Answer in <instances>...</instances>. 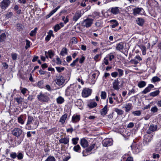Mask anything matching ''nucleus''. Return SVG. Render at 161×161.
Returning a JSON list of instances; mask_svg holds the SVG:
<instances>
[{"instance_id": "nucleus-48", "label": "nucleus", "mask_w": 161, "mask_h": 161, "mask_svg": "<svg viewBox=\"0 0 161 161\" xmlns=\"http://www.w3.org/2000/svg\"><path fill=\"white\" fill-rule=\"evenodd\" d=\"M78 60L79 58H76L70 64V65L72 67H74L76 63L78 62Z\"/></svg>"}, {"instance_id": "nucleus-47", "label": "nucleus", "mask_w": 161, "mask_h": 161, "mask_svg": "<svg viewBox=\"0 0 161 161\" xmlns=\"http://www.w3.org/2000/svg\"><path fill=\"white\" fill-rule=\"evenodd\" d=\"M110 61H111L114 58V56L112 53H110L106 57Z\"/></svg>"}, {"instance_id": "nucleus-12", "label": "nucleus", "mask_w": 161, "mask_h": 161, "mask_svg": "<svg viewBox=\"0 0 161 161\" xmlns=\"http://www.w3.org/2000/svg\"><path fill=\"white\" fill-rule=\"evenodd\" d=\"M154 87V86L153 85L151 84H149L148 86L142 92V93L143 94H146L150 92L151 89L153 88Z\"/></svg>"}, {"instance_id": "nucleus-7", "label": "nucleus", "mask_w": 161, "mask_h": 161, "mask_svg": "<svg viewBox=\"0 0 161 161\" xmlns=\"http://www.w3.org/2000/svg\"><path fill=\"white\" fill-rule=\"evenodd\" d=\"M55 81L58 85L61 86L63 84L65 81V80L62 76H59L57 77L55 80Z\"/></svg>"}, {"instance_id": "nucleus-43", "label": "nucleus", "mask_w": 161, "mask_h": 161, "mask_svg": "<svg viewBox=\"0 0 161 161\" xmlns=\"http://www.w3.org/2000/svg\"><path fill=\"white\" fill-rule=\"evenodd\" d=\"M17 29L18 31H20L23 29V26L20 24H17Z\"/></svg>"}, {"instance_id": "nucleus-46", "label": "nucleus", "mask_w": 161, "mask_h": 161, "mask_svg": "<svg viewBox=\"0 0 161 161\" xmlns=\"http://www.w3.org/2000/svg\"><path fill=\"white\" fill-rule=\"evenodd\" d=\"M160 80V79L157 76L153 77L152 79V81L153 82H155L157 81H159Z\"/></svg>"}, {"instance_id": "nucleus-5", "label": "nucleus", "mask_w": 161, "mask_h": 161, "mask_svg": "<svg viewBox=\"0 0 161 161\" xmlns=\"http://www.w3.org/2000/svg\"><path fill=\"white\" fill-rule=\"evenodd\" d=\"M11 132L13 135L18 137L21 135L22 131L20 129L16 127L12 130Z\"/></svg>"}, {"instance_id": "nucleus-39", "label": "nucleus", "mask_w": 161, "mask_h": 161, "mask_svg": "<svg viewBox=\"0 0 161 161\" xmlns=\"http://www.w3.org/2000/svg\"><path fill=\"white\" fill-rule=\"evenodd\" d=\"M116 70L118 72V75L119 77L123 75L124 71L120 69H117Z\"/></svg>"}, {"instance_id": "nucleus-61", "label": "nucleus", "mask_w": 161, "mask_h": 161, "mask_svg": "<svg viewBox=\"0 0 161 161\" xmlns=\"http://www.w3.org/2000/svg\"><path fill=\"white\" fill-rule=\"evenodd\" d=\"M101 54H96L94 57V59L96 61H98V58L100 56H101Z\"/></svg>"}, {"instance_id": "nucleus-14", "label": "nucleus", "mask_w": 161, "mask_h": 161, "mask_svg": "<svg viewBox=\"0 0 161 161\" xmlns=\"http://www.w3.org/2000/svg\"><path fill=\"white\" fill-rule=\"evenodd\" d=\"M133 106L131 103H126L124 107H123V108H125V111L126 112H129L133 108Z\"/></svg>"}, {"instance_id": "nucleus-59", "label": "nucleus", "mask_w": 161, "mask_h": 161, "mask_svg": "<svg viewBox=\"0 0 161 161\" xmlns=\"http://www.w3.org/2000/svg\"><path fill=\"white\" fill-rule=\"evenodd\" d=\"M20 90L21 92L24 95H25L26 92V91H27V90L25 88H20Z\"/></svg>"}, {"instance_id": "nucleus-53", "label": "nucleus", "mask_w": 161, "mask_h": 161, "mask_svg": "<svg viewBox=\"0 0 161 161\" xmlns=\"http://www.w3.org/2000/svg\"><path fill=\"white\" fill-rule=\"evenodd\" d=\"M158 108H157V107L156 106L152 107L151 109V112L153 113L156 112L158 111Z\"/></svg>"}, {"instance_id": "nucleus-51", "label": "nucleus", "mask_w": 161, "mask_h": 161, "mask_svg": "<svg viewBox=\"0 0 161 161\" xmlns=\"http://www.w3.org/2000/svg\"><path fill=\"white\" fill-rule=\"evenodd\" d=\"M62 20L64 21L65 24H66L69 21L68 16H67L66 17L64 16H63Z\"/></svg>"}, {"instance_id": "nucleus-45", "label": "nucleus", "mask_w": 161, "mask_h": 161, "mask_svg": "<svg viewBox=\"0 0 161 161\" xmlns=\"http://www.w3.org/2000/svg\"><path fill=\"white\" fill-rule=\"evenodd\" d=\"M106 97V93L105 92L102 91L101 92V97L102 99H105Z\"/></svg>"}, {"instance_id": "nucleus-11", "label": "nucleus", "mask_w": 161, "mask_h": 161, "mask_svg": "<svg viewBox=\"0 0 161 161\" xmlns=\"http://www.w3.org/2000/svg\"><path fill=\"white\" fill-rule=\"evenodd\" d=\"M69 139L68 137L61 138L59 139V142L64 145H68L69 144Z\"/></svg>"}, {"instance_id": "nucleus-52", "label": "nucleus", "mask_w": 161, "mask_h": 161, "mask_svg": "<svg viewBox=\"0 0 161 161\" xmlns=\"http://www.w3.org/2000/svg\"><path fill=\"white\" fill-rule=\"evenodd\" d=\"M17 154L15 152H12L10 154V156L12 158L14 159L17 157Z\"/></svg>"}, {"instance_id": "nucleus-8", "label": "nucleus", "mask_w": 161, "mask_h": 161, "mask_svg": "<svg viewBox=\"0 0 161 161\" xmlns=\"http://www.w3.org/2000/svg\"><path fill=\"white\" fill-rule=\"evenodd\" d=\"M102 144L104 147H108L111 146L112 144V142L111 140L106 138L104 139L102 142Z\"/></svg>"}, {"instance_id": "nucleus-63", "label": "nucleus", "mask_w": 161, "mask_h": 161, "mask_svg": "<svg viewBox=\"0 0 161 161\" xmlns=\"http://www.w3.org/2000/svg\"><path fill=\"white\" fill-rule=\"evenodd\" d=\"M112 76L114 78L116 77L118 75V73L116 72H112L111 74Z\"/></svg>"}, {"instance_id": "nucleus-37", "label": "nucleus", "mask_w": 161, "mask_h": 161, "mask_svg": "<svg viewBox=\"0 0 161 161\" xmlns=\"http://www.w3.org/2000/svg\"><path fill=\"white\" fill-rule=\"evenodd\" d=\"M139 47L142 50V54L143 55H145L146 54V47L144 45H141L139 46Z\"/></svg>"}, {"instance_id": "nucleus-16", "label": "nucleus", "mask_w": 161, "mask_h": 161, "mask_svg": "<svg viewBox=\"0 0 161 161\" xmlns=\"http://www.w3.org/2000/svg\"><path fill=\"white\" fill-rule=\"evenodd\" d=\"M80 144L83 148L87 147L88 145V142L84 138H83L81 140Z\"/></svg>"}, {"instance_id": "nucleus-58", "label": "nucleus", "mask_w": 161, "mask_h": 161, "mask_svg": "<svg viewBox=\"0 0 161 161\" xmlns=\"http://www.w3.org/2000/svg\"><path fill=\"white\" fill-rule=\"evenodd\" d=\"M43 82L42 81H39L37 83V86L40 88H42L43 87Z\"/></svg>"}, {"instance_id": "nucleus-23", "label": "nucleus", "mask_w": 161, "mask_h": 161, "mask_svg": "<svg viewBox=\"0 0 161 161\" xmlns=\"http://www.w3.org/2000/svg\"><path fill=\"white\" fill-rule=\"evenodd\" d=\"M109 22L111 23H113V24L111 25V27L113 28H115L119 25V23L117 22V21L115 19L111 20L109 21Z\"/></svg>"}, {"instance_id": "nucleus-49", "label": "nucleus", "mask_w": 161, "mask_h": 161, "mask_svg": "<svg viewBox=\"0 0 161 161\" xmlns=\"http://www.w3.org/2000/svg\"><path fill=\"white\" fill-rule=\"evenodd\" d=\"M100 13L97 12H94L92 14V16L94 18H98L99 16Z\"/></svg>"}, {"instance_id": "nucleus-50", "label": "nucleus", "mask_w": 161, "mask_h": 161, "mask_svg": "<svg viewBox=\"0 0 161 161\" xmlns=\"http://www.w3.org/2000/svg\"><path fill=\"white\" fill-rule=\"evenodd\" d=\"M70 41L72 44H76L78 42L76 38L75 37L72 38Z\"/></svg>"}, {"instance_id": "nucleus-33", "label": "nucleus", "mask_w": 161, "mask_h": 161, "mask_svg": "<svg viewBox=\"0 0 161 161\" xmlns=\"http://www.w3.org/2000/svg\"><path fill=\"white\" fill-rule=\"evenodd\" d=\"M114 111L116 112L118 115H121L123 114L124 111L122 110L118 109V108H115L114 109Z\"/></svg>"}, {"instance_id": "nucleus-10", "label": "nucleus", "mask_w": 161, "mask_h": 161, "mask_svg": "<svg viewBox=\"0 0 161 161\" xmlns=\"http://www.w3.org/2000/svg\"><path fill=\"white\" fill-rule=\"evenodd\" d=\"M119 81L117 79L115 80L113 83V87L115 90H119L120 88Z\"/></svg>"}, {"instance_id": "nucleus-56", "label": "nucleus", "mask_w": 161, "mask_h": 161, "mask_svg": "<svg viewBox=\"0 0 161 161\" xmlns=\"http://www.w3.org/2000/svg\"><path fill=\"white\" fill-rule=\"evenodd\" d=\"M25 42H26V45L25 47V48L26 49H27L28 48H29L30 46V42L29 41L26 40Z\"/></svg>"}, {"instance_id": "nucleus-1", "label": "nucleus", "mask_w": 161, "mask_h": 161, "mask_svg": "<svg viewBox=\"0 0 161 161\" xmlns=\"http://www.w3.org/2000/svg\"><path fill=\"white\" fill-rule=\"evenodd\" d=\"M37 126L36 120H35L32 116L28 115L25 128L28 130H31L36 129Z\"/></svg>"}, {"instance_id": "nucleus-32", "label": "nucleus", "mask_w": 161, "mask_h": 161, "mask_svg": "<svg viewBox=\"0 0 161 161\" xmlns=\"http://www.w3.org/2000/svg\"><path fill=\"white\" fill-rule=\"evenodd\" d=\"M81 148L79 145H77L73 147V150L78 153H80Z\"/></svg>"}, {"instance_id": "nucleus-18", "label": "nucleus", "mask_w": 161, "mask_h": 161, "mask_svg": "<svg viewBox=\"0 0 161 161\" xmlns=\"http://www.w3.org/2000/svg\"><path fill=\"white\" fill-rule=\"evenodd\" d=\"M67 114H65L64 115H62L60 118L59 122L61 123L62 124H64L65 123L66 119L67 118Z\"/></svg>"}, {"instance_id": "nucleus-42", "label": "nucleus", "mask_w": 161, "mask_h": 161, "mask_svg": "<svg viewBox=\"0 0 161 161\" xmlns=\"http://www.w3.org/2000/svg\"><path fill=\"white\" fill-rule=\"evenodd\" d=\"M14 99L19 104H21L23 101V99L21 97L15 98Z\"/></svg>"}, {"instance_id": "nucleus-64", "label": "nucleus", "mask_w": 161, "mask_h": 161, "mask_svg": "<svg viewBox=\"0 0 161 161\" xmlns=\"http://www.w3.org/2000/svg\"><path fill=\"white\" fill-rule=\"evenodd\" d=\"M11 56L12 57V58L13 60H15L17 58V55L16 53H12L11 54Z\"/></svg>"}, {"instance_id": "nucleus-2", "label": "nucleus", "mask_w": 161, "mask_h": 161, "mask_svg": "<svg viewBox=\"0 0 161 161\" xmlns=\"http://www.w3.org/2000/svg\"><path fill=\"white\" fill-rule=\"evenodd\" d=\"M37 98L39 101L42 102H47L49 98L46 95L43 94L42 92L37 96Z\"/></svg>"}, {"instance_id": "nucleus-44", "label": "nucleus", "mask_w": 161, "mask_h": 161, "mask_svg": "<svg viewBox=\"0 0 161 161\" xmlns=\"http://www.w3.org/2000/svg\"><path fill=\"white\" fill-rule=\"evenodd\" d=\"M56 159L54 157L52 156H49L45 161H55Z\"/></svg>"}, {"instance_id": "nucleus-40", "label": "nucleus", "mask_w": 161, "mask_h": 161, "mask_svg": "<svg viewBox=\"0 0 161 161\" xmlns=\"http://www.w3.org/2000/svg\"><path fill=\"white\" fill-rule=\"evenodd\" d=\"M53 29L54 31L56 32L61 29V27L58 24H57L54 26Z\"/></svg>"}, {"instance_id": "nucleus-34", "label": "nucleus", "mask_w": 161, "mask_h": 161, "mask_svg": "<svg viewBox=\"0 0 161 161\" xmlns=\"http://www.w3.org/2000/svg\"><path fill=\"white\" fill-rule=\"evenodd\" d=\"M87 105L90 108H93L97 106V104L95 102H92L89 103Z\"/></svg>"}, {"instance_id": "nucleus-24", "label": "nucleus", "mask_w": 161, "mask_h": 161, "mask_svg": "<svg viewBox=\"0 0 161 161\" xmlns=\"http://www.w3.org/2000/svg\"><path fill=\"white\" fill-rule=\"evenodd\" d=\"M116 48L117 50L121 51L123 48V43L122 42H120L117 44Z\"/></svg>"}, {"instance_id": "nucleus-9", "label": "nucleus", "mask_w": 161, "mask_h": 161, "mask_svg": "<svg viewBox=\"0 0 161 161\" xmlns=\"http://www.w3.org/2000/svg\"><path fill=\"white\" fill-rule=\"evenodd\" d=\"M82 16V13L80 10L77 11L73 18V21L76 22Z\"/></svg>"}, {"instance_id": "nucleus-26", "label": "nucleus", "mask_w": 161, "mask_h": 161, "mask_svg": "<svg viewBox=\"0 0 161 161\" xmlns=\"http://www.w3.org/2000/svg\"><path fill=\"white\" fill-rule=\"evenodd\" d=\"M159 92L160 91L159 90H158L150 93L149 95L150 96L154 97L158 95L159 94Z\"/></svg>"}, {"instance_id": "nucleus-35", "label": "nucleus", "mask_w": 161, "mask_h": 161, "mask_svg": "<svg viewBox=\"0 0 161 161\" xmlns=\"http://www.w3.org/2000/svg\"><path fill=\"white\" fill-rule=\"evenodd\" d=\"M67 49L66 47H64L62 49L60 53V54L62 56H64L67 53Z\"/></svg>"}, {"instance_id": "nucleus-54", "label": "nucleus", "mask_w": 161, "mask_h": 161, "mask_svg": "<svg viewBox=\"0 0 161 161\" xmlns=\"http://www.w3.org/2000/svg\"><path fill=\"white\" fill-rule=\"evenodd\" d=\"M13 15V13L12 12H8L7 13L6 15V18L7 19H8L11 18Z\"/></svg>"}, {"instance_id": "nucleus-25", "label": "nucleus", "mask_w": 161, "mask_h": 161, "mask_svg": "<svg viewBox=\"0 0 161 161\" xmlns=\"http://www.w3.org/2000/svg\"><path fill=\"white\" fill-rule=\"evenodd\" d=\"M108 108L107 105H105L101 111V114L103 115H105L108 111Z\"/></svg>"}, {"instance_id": "nucleus-62", "label": "nucleus", "mask_w": 161, "mask_h": 161, "mask_svg": "<svg viewBox=\"0 0 161 161\" xmlns=\"http://www.w3.org/2000/svg\"><path fill=\"white\" fill-rule=\"evenodd\" d=\"M134 126V124L133 122H130L127 125V127L128 128H132Z\"/></svg>"}, {"instance_id": "nucleus-21", "label": "nucleus", "mask_w": 161, "mask_h": 161, "mask_svg": "<svg viewBox=\"0 0 161 161\" xmlns=\"http://www.w3.org/2000/svg\"><path fill=\"white\" fill-rule=\"evenodd\" d=\"M142 10V8H134L133 9V14L135 15H136L139 14Z\"/></svg>"}, {"instance_id": "nucleus-19", "label": "nucleus", "mask_w": 161, "mask_h": 161, "mask_svg": "<svg viewBox=\"0 0 161 161\" xmlns=\"http://www.w3.org/2000/svg\"><path fill=\"white\" fill-rule=\"evenodd\" d=\"M51 36L54 37V35L53 34V31L50 30L48 32V34L45 38V40L47 42L48 41L50 40Z\"/></svg>"}, {"instance_id": "nucleus-20", "label": "nucleus", "mask_w": 161, "mask_h": 161, "mask_svg": "<svg viewBox=\"0 0 161 161\" xmlns=\"http://www.w3.org/2000/svg\"><path fill=\"white\" fill-rule=\"evenodd\" d=\"M157 129V127L156 126L151 125L149 127L148 130L147 131L148 134H150L152 132L155 131Z\"/></svg>"}, {"instance_id": "nucleus-57", "label": "nucleus", "mask_w": 161, "mask_h": 161, "mask_svg": "<svg viewBox=\"0 0 161 161\" xmlns=\"http://www.w3.org/2000/svg\"><path fill=\"white\" fill-rule=\"evenodd\" d=\"M17 157L19 160H21L23 158V155L21 153H19L18 155H17Z\"/></svg>"}, {"instance_id": "nucleus-60", "label": "nucleus", "mask_w": 161, "mask_h": 161, "mask_svg": "<svg viewBox=\"0 0 161 161\" xmlns=\"http://www.w3.org/2000/svg\"><path fill=\"white\" fill-rule=\"evenodd\" d=\"M130 62L132 64H137L139 62L138 60H136L135 59H131L130 61Z\"/></svg>"}, {"instance_id": "nucleus-30", "label": "nucleus", "mask_w": 161, "mask_h": 161, "mask_svg": "<svg viewBox=\"0 0 161 161\" xmlns=\"http://www.w3.org/2000/svg\"><path fill=\"white\" fill-rule=\"evenodd\" d=\"M23 116L21 115L18 118V122L19 124L23 125L25 123V121L23 119Z\"/></svg>"}, {"instance_id": "nucleus-3", "label": "nucleus", "mask_w": 161, "mask_h": 161, "mask_svg": "<svg viewBox=\"0 0 161 161\" xmlns=\"http://www.w3.org/2000/svg\"><path fill=\"white\" fill-rule=\"evenodd\" d=\"M93 19L87 18L84 20L81 23L82 26L88 28L90 27L93 23Z\"/></svg>"}, {"instance_id": "nucleus-36", "label": "nucleus", "mask_w": 161, "mask_h": 161, "mask_svg": "<svg viewBox=\"0 0 161 161\" xmlns=\"http://www.w3.org/2000/svg\"><path fill=\"white\" fill-rule=\"evenodd\" d=\"M142 112L140 110H136L133 111L132 114L135 116H140Z\"/></svg>"}, {"instance_id": "nucleus-15", "label": "nucleus", "mask_w": 161, "mask_h": 161, "mask_svg": "<svg viewBox=\"0 0 161 161\" xmlns=\"http://www.w3.org/2000/svg\"><path fill=\"white\" fill-rule=\"evenodd\" d=\"M45 55L46 58H51L54 55V53L52 52L51 50H49L47 53V51H45Z\"/></svg>"}, {"instance_id": "nucleus-27", "label": "nucleus", "mask_w": 161, "mask_h": 161, "mask_svg": "<svg viewBox=\"0 0 161 161\" xmlns=\"http://www.w3.org/2000/svg\"><path fill=\"white\" fill-rule=\"evenodd\" d=\"M56 101L58 103L61 104L64 102V100L63 97L59 96L57 98Z\"/></svg>"}, {"instance_id": "nucleus-55", "label": "nucleus", "mask_w": 161, "mask_h": 161, "mask_svg": "<svg viewBox=\"0 0 161 161\" xmlns=\"http://www.w3.org/2000/svg\"><path fill=\"white\" fill-rule=\"evenodd\" d=\"M55 68L57 69V71L58 72H61L62 71L64 70V68L63 67L61 68L58 67H56Z\"/></svg>"}, {"instance_id": "nucleus-28", "label": "nucleus", "mask_w": 161, "mask_h": 161, "mask_svg": "<svg viewBox=\"0 0 161 161\" xmlns=\"http://www.w3.org/2000/svg\"><path fill=\"white\" fill-rule=\"evenodd\" d=\"M146 84V82L144 81H141L138 84V86L140 88H142L144 87Z\"/></svg>"}, {"instance_id": "nucleus-41", "label": "nucleus", "mask_w": 161, "mask_h": 161, "mask_svg": "<svg viewBox=\"0 0 161 161\" xmlns=\"http://www.w3.org/2000/svg\"><path fill=\"white\" fill-rule=\"evenodd\" d=\"M79 139L78 137L73 138L72 139V143L74 145H76L78 143Z\"/></svg>"}, {"instance_id": "nucleus-4", "label": "nucleus", "mask_w": 161, "mask_h": 161, "mask_svg": "<svg viewBox=\"0 0 161 161\" xmlns=\"http://www.w3.org/2000/svg\"><path fill=\"white\" fill-rule=\"evenodd\" d=\"M92 92V90L88 88H84L82 92V96L84 97H87L90 95Z\"/></svg>"}, {"instance_id": "nucleus-29", "label": "nucleus", "mask_w": 161, "mask_h": 161, "mask_svg": "<svg viewBox=\"0 0 161 161\" xmlns=\"http://www.w3.org/2000/svg\"><path fill=\"white\" fill-rule=\"evenodd\" d=\"M6 39V35L5 34L2 33L0 35V43L2 42L5 41Z\"/></svg>"}, {"instance_id": "nucleus-38", "label": "nucleus", "mask_w": 161, "mask_h": 161, "mask_svg": "<svg viewBox=\"0 0 161 161\" xmlns=\"http://www.w3.org/2000/svg\"><path fill=\"white\" fill-rule=\"evenodd\" d=\"M37 30V28H35L34 30L31 31L30 33V35L31 36H35L36 33V31Z\"/></svg>"}, {"instance_id": "nucleus-13", "label": "nucleus", "mask_w": 161, "mask_h": 161, "mask_svg": "<svg viewBox=\"0 0 161 161\" xmlns=\"http://www.w3.org/2000/svg\"><path fill=\"white\" fill-rule=\"evenodd\" d=\"M109 10L111 13L114 15L117 14L119 12V8L116 7L110 8Z\"/></svg>"}, {"instance_id": "nucleus-31", "label": "nucleus", "mask_w": 161, "mask_h": 161, "mask_svg": "<svg viewBox=\"0 0 161 161\" xmlns=\"http://www.w3.org/2000/svg\"><path fill=\"white\" fill-rule=\"evenodd\" d=\"M136 22L138 25L141 26L143 24L144 21L143 19L138 18L136 20Z\"/></svg>"}, {"instance_id": "nucleus-6", "label": "nucleus", "mask_w": 161, "mask_h": 161, "mask_svg": "<svg viewBox=\"0 0 161 161\" xmlns=\"http://www.w3.org/2000/svg\"><path fill=\"white\" fill-rule=\"evenodd\" d=\"M10 3L9 0H3L0 3V7L2 9L5 10Z\"/></svg>"}, {"instance_id": "nucleus-17", "label": "nucleus", "mask_w": 161, "mask_h": 161, "mask_svg": "<svg viewBox=\"0 0 161 161\" xmlns=\"http://www.w3.org/2000/svg\"><path fill=\"white\" fill-rule=\"evenodd\" d=\"M80 119V117L79 115H74L72 117V121L73 123H76L78 122Z\"/></svg>"}, {"instance_id": "nucleus-22", "label": "nucleus", "mask_w": 161, "mask_h": 161, "mask_svg": "<svg viewBox=\"0 0 161 161\" xmlns=\"http://www.w3.org/2000/svg\"><path fill=\"white\" fill-rule=\"evenodd\" d=\"M60 6H58L57 8H55L49 14L46 16L47 18H48L50 17L51 16L53 15L54 13H55L57 10L60 8Z\"/></svg>"}]
</instances>
